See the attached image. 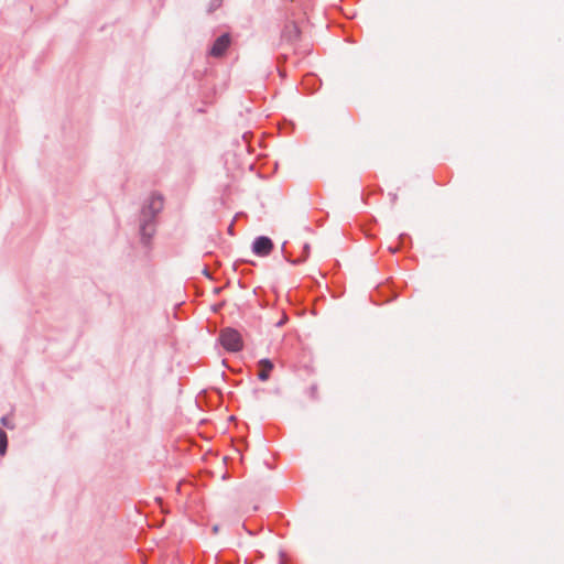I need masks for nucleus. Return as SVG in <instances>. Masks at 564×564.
<instances>
[{
  "label": "nucleus",
  "mask_w": 564,
  "mask_h": 564,
  "mask_svg": "<svg viewBox=\"0 0 564 564\" xmlns=\"http://www.w3.org/2000/svg\"><path fill=\"white\" fill-rule=\"evenodd\" d=\"M220 343L228 351H239L242 349L243 341L238 330L234 328H225L220 333Z\"/></svg>",
  "instance_id": "f257e3e1"
},
{
  "label": "nucleus",
  "mask_w": 564,
  "mask_h": 564,
  "mask_svg": "<svg viewBox=\"0 0 564 564\" xmlns=\"http://www.w3.org/2000/svg\"><path fill=\"white\" fill-rule=\"evenodd\" d=\"M389 250H390L392 253H394V252H397V251H398V247H390V248H389Z\"/></svg>",
  "instance_id": "9d476101"
},
{
  "label": "nucleus",
  "mask_w": 564,
  "mask_h": 564,
  "mask_svg": "<svg viewBox=\"0 0 564 564\" xmlns=\"http://www.w3.org/2000/svg\"><path fill=\"white\" fill-rule=\"evenodd\" d=\"M164 198L160 194H152L145 202L142 213L144 217L152 218L163 209Z\"/></svg>",
  "instance_id": "f03ea898"
},
{
  "label": "nucleus",
  "mask_w": 564,
  "mask_h": 564,
  "mask_svg": "<svg viewBox=\"0 0 564 564\" xmlns=\"http://www.w3.org/2000/svg\"><path fill=\"white\" fill-rule=\"evenodd\" d=\"M308 249H310V246H308V245H305V246H304V251L306 252V254L308 253Z\"/></svg>",
  "instance_id": "9b49d317"
},
{
  "label": "nucleus",
  "mask_w": 564,
  "mask_h": 564,
  "mask_svg": "<svg viewBox=\"0 0 564 564\" xmlns=\"http://www.w3.org/2000/svg\"><path fill=\"white\" fill-rule=\"evenodd\" d=\"M230 44V37L228 34L219 36L210 48V55L214 57H221Z\"/></svg>",
  "instance_id": "20e7f679"
},
{
  "label": "nucleus",
  "mask_w": 564,
  "mask_h": 564,
  "mask_svg": "<svg viewBox=\"0 0 564 564\" xmlns=\"http://www.w3.org/2000/svg\"><path fill=\"white\" fill-rule=\"evenodd\" d=\"M8 437L4 431L0 430V455L3 456L7 453Z\"/></svg>",
  "instance_id": "0eeeda50"
},
{
  "label": "nucleus",
  "mask_w": 564,
  "mask_h": 564,
  "mask_svg": "<svg viewBox=\"0 0 564 564\" xmlns=\"http://www.w3.org/2000/svg\"><path fill=\"white\" fill-rule=\"evenodd\" d=\"M272 249H273V243H272L271 239L268 237H264V236L257 238L252 246L253 252L261 257H265V256L270 254Z\"/></svg>",
  "instance_id": "7ed1b4c3"
},
{
  "label": "nucleus",
  "mask_w": 564,
  "mask_h": 564,
  "mask_svg": "<svg viewBox=\"0 0 564 564\" xmlns=\"http://www.w3.org/2000/svg\"><path fill=\"white\" fill-rule=\"evenodd\" d=\"M300 33H301V31H300V28L297 26V24H295L294 22H291L285 25L283 36L288 41L293 42L300 37Z\"/></svg>",
  "instance_id": "423d86ee"
},
{
  "label": "nucleus",
  "mask_w": 564,
  "mask_h": 564,
  "mask_svg": "<svg viewBox=\"0 0 564 564\" xmlns=\"http://www.w3.org/2000/svg\"><path fill=\"white\" fill-rule=\"evenodd\" d=\"M286 321V316H284L283 318H281V321L278 323L279 326L283 325Z\"/></svg>",
  "instance_id": "1a4fd4ad"
},
{
  "label": "nucleus",
  "mask_w": 564,
  "mask_h": 564,
  "mask_svg": "<svg viewBox=\"0 0 564 564\" xmlns=\"http://www.w3.org/2000/svg\"><path fill=\"white\" fill-rule=\"evenodd\" d=\"M1 423L7 426L8 429H13V424L10 422V420L7 416H3L1 419Z\"/></svg>",
  "instance_id": "6e6552de"
},
{
  "label": "nucleus",
  "mask_w": 564,
  "mask_h": 564,
  "mask_svg": "<svg viewBox=\"0 0 564 564\" xmlns=\"http://www.w3.org/2000/svg\"><path fill=\"white\" fill-rule=\"evenodd\" d=\"M258 366L260 368V371H259V379L261 381H267L270 377V372L271 370L273 369V364L271 360L269 359H261L259 362H258Z\"/></svg>",
  "instance_id": "39448f33"
},
{
  "label": "nucleus",
  "mask_w": 564,
  "mask_h": 564,
  "mask_svg": "<svg viewBox=\"0 0 564 564\" xmlns=\"http://www.w3.org/2000/svg\"><path fill=\"white\" fill-rule=\"evenodd\" d=\"M213 530H214V532H217L218 531V527L215 525Z\"/></svg>",
  "instance_id": "f8f14e48"
}]
</instances>
